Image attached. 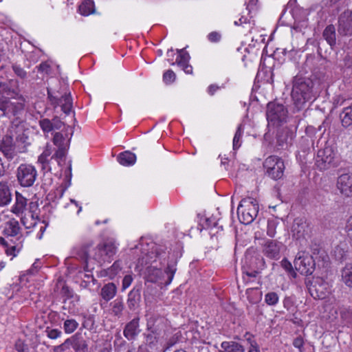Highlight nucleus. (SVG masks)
<instances>
[{
	"label": "nucleus",
	"instance_id": "1",
	"mask_svg": "<svg viewBox=\"0 0 352 352\" xmlns=\"http://www.w3.org/2000/svg\"><path fill=\"white\" fill-rule=\"evenodd\" d=\"M292 98L294 109L296 111L303 110L308 102L314 101L316 98V92L314 91V83L309 78L302 76H296L292 80Z\"/></svg>",
	"mask_w": 352,
	"mask_h": 352
},
{
	"label": "nucleus",
	"instance_id": "2",
	"mask_svg": "<svg viewBox=\"0 0 352 352\" xmlns=\"http://www.w3.org/2000/svg\"><path fill=\"white\" fill-rule=\"evenodd\" d=\"M329 263V258L326 252L315 247L312 249L311 254L302 252L296 258L294 266L296 270L305 276L311 275L315 270L327 267Z\"/></svg>",
	"mask_w": 352,
	"mask_h": 352
},
{
	"label": "nucleus",
	"instance_id": "3",
	"mask_svg": "<svg viewBox=\"0 0 352 352\" xmlns=\"http://www.w3.org/2000/svg\"><path fill=\"white\" fill-rule=\"evenodd\" d=\"M288 111L287 108L277 101L270 102L267 105L266 116L268 125L278 126L286 122Z\"/></svg>",
	"mask_w": 352,
	"mask_h": 352
},
{
	"label": "nucleus",
	"instance_id": "4",
	"mask_svg": "<svg viewBox=\"0 0 352 352\" xmlns=\"http://www.w3.org/2000/svg\"><path fill=\"white\" fill-rule=\"evenodd\" d=\"M258 212V204L252 197L243 199L237 208V214L241 215L242 222L244 224L252 223L257 217Z\"/></svg>",
	"mask_w": 352,
	"mask_h": 352
},
{
	"label": "nucleus",
	"instance_id": "5",
	"mask_svg": "<svg viewBox=\"0 0 352 352\" xmlns=\"http://www.w3.org/2000/svg\"><path fill=\"white\" fill-rule=\"evenodd\" d=\"M176 261L168 263L164 272L157 267L149 266L146 268V280L148 282L155 283L161 280L164 274L167 276V280L165 281V285H169L174 277L175 273L177 270Z\"/></svg>",
	"mask_w": 352,
	"mask_h": 352
},
{
	"label": "nucleus",
	"instance_id": "6",
	"mask_svg": "<svg viewBox=\"0 0 352 352\" xmlns=\"http://www.w3.org/2000/svg\"><path fill=\"white\" fill-rule=\"evenodd\" d=\"M305 284L309 294L316 300L325 299L331 293L329 283L320 277L307 279Z\"/></svg>",
	"mask_w": 352,
	"mask_h": 352
},
{
	"label": "nucleus",
	"instance_id": "7",
	"mask_svg": "<svg viewBox=\"0 0 352 352\" xmlns=\"http://www.w3.org/2000/svg\"><path fill=\"white\" fill-rule=\"evenodd\" d=\"M336 153L333 148L327 146L318 150L316 157V166L320 170H327L337 166Z\"/></svg>",
	"mask_w": 352,
	"mask_h": 352
},
{
	"label": "nucleus",
	"instance_id": "8",
	"mask_svg": "<svg viewBox=\"0 0 352 352\" xmlns=\"http://www.w3.org/2000/svg\"><path fill=\"white\" fill-rule=\"evenodd\" d=\"M267 175L274 180L279 179L283 176L285 168L283 160L277 156L268 157L263 163Z\"/></svg>",
	"mask_w": 352,
	"mask_h": 352
},
{
	"label": "nucleus",
	"instance_id": "9",
	"mask_svg": "<svg viewBox=\"0 0 352 352\" xmlns=\"http://www.w3.org/2000/svg\"><path fill=\"white\" fill-rule=\"evenodd\" d=\"M37 172L34 166L21 164L16 170V177L19 183L23 187L32 186L36 178Z\"/></svg>",
	"mask_w": 352,
	"mask_h": 352
},
{
	"label": "nucleus",
	"instance_id": "10",
	"mask_svg": "<svg viewBox=\"0 0 352 352\" xmlns=\"http://www.w3.org/2000/svg\"><path fill=\"white\" fill-rule=\"evenodd\" d=\"M338 23L339 35L344 36L352 35V10H346L341 13Z\"/></svg>",
	"mask_w": 352,
	"mask_h": 352
},
{
	"label": "nucleus",
	"instance_id": "11",
	"mask_svg": "<svg viewBox=\"0 0 352 352\" xmlns=\"http://www.w3.org/2000/svg\"><path fill=\"white\" fill-rule=\"evenodd\" d=\"M166 328V320L164 317L155 314L147 319L146 330L155 335L161 336Z\"/></svg>",
	"mask_w": 352,
	"mask_h": 352
},
{
	"label": "nucleus",
	"instance_id": "12",
	"mask_svg": "<svg viewBox=\"0 0 352 352\" xmlns=\"http://www.w3.org/2000/svg\"><path fill=\"white\" fill-rule=\"evenodd\" d=\"M0 151L8 161L16 157L15 144L12 135L7 134L3 137L0 142Z\"/></svg>",
	"mask_w": 352,
	"mask_h": 352
},
{
	"label": "nucleus",
	"instance_id": "13",
	"mask_svg": "<svg viewBox=\"0 0 352 352\" xmlns=\"http://www.w3.org/2000/svg\"><path fill=\"white\" fill-rule=\"evenodd\" d=\"M24 110V104L20 102H13L11 100L8 104V107L4 112L3 116L10 117L13 116L15 119L12 121V124L16 126L22 122L20 118V116L23 113Z\"/></svg>",
	"mask_w": 352,
	"mask_h": 352
},
{
	"label": "nucleus",
	"instance_id": "14",
	"mask_svg": "<svg viewBox=\"0 0 352 352\" xmlns=\"http://www.w3.org/2000/svg\"><path fill=\"white\" fill-rule=\"evenodd\" d=\"M98 255L103 262H110L116 253V247L112 241H105L97 245Z\"/></svg>",
	"mask_w": 352,
	"mask_h": 352
},
{
	"label": "nucleus",
	"instance_id": "15",
	"mask_svg": "<svg viewBox=\"0 0 352 352\" xmlns=\"http://www.w3.org/2000/svg\"><path fill=\"white\" fill-rule=\"evenodd\" d=\"M337 187L340 193L347 197H352V174H342L338 177Z\"/></svg>",
	"mask_w": 352,
	"mask_h": 352
},
{
	"label": "nucleus",
	"instance_id": "16",
	"mask_svg": "<svg viewBox=\"0 0 352 352\" xmlns=\"http://www.w3.org/2000/svg\"><path fill=\"white\" fill-rule=\"evenodd\" d=\"M294 133L287 128L278 130L276 133V146L278 149H285L292 145Z\"/></svg>",
	"mask_w": 352,
	"mask_h": 352
},
{
	"label": "nucleus",
	"instance_id": "17",
	"mask_svg": "<svg viewBox=\"0 0 352 352\" xmlns=\"http://www.w3.org/2000/svg\"><path fill=\"white\" fill-rule=\"evenodd\" d=\"M3 234L7 238L15 236L19 240L21 236L19 221L12 218L5 222L3 226Z\"/></svg>",
	"mask_w": 352,
	"mask_h": 352
},
{
	"label": "nucleus",
	"instance_id": "18",
	"mask_svg": "<svg viewBox=\"0 0 352 352\" xmlns=\"http://www.w3.org/2000/svg\"><path fill=\"white\" fill-rule=\"evenodd\" d=\"M140 333V318L135 317L127 322L124 328V336L128 340H134Z\"/></svg>",
	"mask_w": 352,
	"mask_h": 352
},
{
	"label": "nucleus",
	"instance_id": "19",
	"mask_svg": "<svg viewBox=\"0 0 352 352\" xmlns=\"http://www.w3.org/2000/svg\"><path fill=\"white\" fill-rule=\"evenodd\" d=\"M72 135L73 130L68 126L67 131L64 133L63 132H57L54 134L53 142L58 148L65 146L69 148L70 140Z\"/></svg>",
	"mask_w": 352,
	"mask_h": 352
},
{
	"label": "nucleus",
	"instance_id": "20",
	"mask_svg": "<svg viewBox=\"0 0 352 352\" xmlns=\"http://www.w3.org/2000/svg\"><path fill=\"white\" fill-rule=\"evenodd\" d=\"M141 285H135L129 293L127 298V306L131 311L135 310L140 305L141 301Z\"/></svg>",
	"mask_w": 352,
	"mask_h": 352
},
{
	"label": "nucleus",
	"instance_id": "21",
	"mask_svg": "<svg viewBox=\"0 0 352 352\" xmlns=\"http://www.w3.org/2000/svg\"><path fill=\"white\" fill-rule=\"evenodd\" d=\"M292 232L296 238L303 237L308 233V224L303 218H296L292 226Z\"/></svg>",
	"mask_w": 352,
	"mask_h": 352
},
{
	"label": "nucleus",
	"instance_id": "22",
	"mask_svg": "<svg viewBox=\"0 0 352 352\" xmlns=\"http://www.w3.org/2000/svg\"><path fill=\"white\" fill-rule=\"evenodd\" d=\"M177 52L178 56L176 59V63L182 68L185 73L191 74L192 73V67L188 64L190 60L189 54L184 49L177 50Z\"/></svg>",
	"mask_w": 352,
	"mask_h": 352
},
{
	"label": "nucleus",
	"instance_id": "23",
	"mask_svg": "<svg viewBox=\"0 0 352 352\" xmlns=\"http://www.w3.org/2000/svg\"><path fill=\"white\" fill-rule=\"evenodd\" d=\"M280 248V243H278L275 241L269 240L266 242L264 246V254L270 258L277 259L279 258Z\"/></svg>",
	"mask_w": 352,
	"mask_h": 352
},
{
	"label": "nucleus",
	"instance_id": "24",
	"mask_svg": "<svg viewBox=\"0 0 352 352\" xmlns=\"http://www.w3.org/2000/svg\"><path fill=\"white\" fill-rule=\"evenodd\" d=\"M264 265L265 261L263 258L251 256L245 257V265L243 268L261 271L264 268Z\"/></svg>",
	"mask_w": 352,
	"mask_h": 352
},
{
	"label": "nucleus",
	"instance_id": "25",
	"mask_svg": "<svg viewBox=\"0 0 352 352\" xmlns=\"http://www.w3.org/2000/svg\"><path fill=\"white\" fill-rule=\"evenodd\" d=\"M12 201V193L8 183L0 181V207L8 206Z\"/></svg>",
	"mask_w": 352,
	"mask_h": 352
},
{
	"label": "nucleus",
	"instance_id": "26",
	"mask_svg": "<svg viewBox=\"0 0 352 352\" xmlns=\"http://www.w3.org/2000/svg\"><path fill=\"white\" fill-rule=\"evenodd\" d=\"M322 38L326 41L331 50H334L336 46V32L333 25H328L322 32Z\"/></svg>",
	"mask_w": 352,
	"mask_h": 352
},
{
	"label": "nucleus",
	"instance_id": "27",
	"mask_svg": "<svg viewBox=\"0 0 352 352\" xmlns=\"http://www.w3.org/2000/svg\"><path fill=\"white\" fill-rule=\"evenodd\" d=\"M27 202L28 199L16 191L15 193V203L12 207L11 212L16 215L22 214L26 209Z\"/></svg>",
	"mask_w": 352,
	"mask_h": 352
},
{
	"label": "nucleus",
	"instance_id": "28",
	"mask_svg": "<svg viewBox=\"0 0 352 352\" xmlns=\"http://www.w3.org/2000/svg\"><path fill=\"white\" fill-rule=\"evenodd\" d=\"M117 293V287L113 283H108L101 288L100 296L106 302L113 299Z\"/></svg>",
	"mask_w": 352,
	"mask_h": 352
},
{
	"label": "nucleus",
	"instance_id": "29",
	"mask_svg": "<svg viewBox=\"0 0 352 352\" xmlns=\"http://www.w3.org/2000/svg\"><path fill=\"white\" fill-rule=\"evenodd\" d=\"M72 349L74 352H88L87 341L81 333H76L75 341Z\"/></svg>",
	"mask_w": 352,
	"mask_h": 352
},
{
	"label": "nucleus",
	"instance_id": "30",
	"mask_svg": "<svg viewBox=\"0 0 352 352\" xmlns=\"http://www.w3.org/2000/svg\"><path fill=\"white\" fill-rule=\"evenodd\" d=\"M117 160L123 166H131L135 164L136 156L134 153L127 151L120 153Z\"/></svg>",
	"mask_w": 352,
	"mask_h": 352
},
{
	"label": "nucleus",
	"instance_id": "31",
	"mask_svg": "<svg viewBox=\"0 0 352 352\" xmlns=\"http://www.w3.org/2000/svg\"><path fill=\"white\" fill-rule=\"evenodd\" d=\"M225 352H244L245 347L234 341H224L221 344Z\"/></svg>",
	"mask_w": 352,
	"mask_h": 352
},
{
	"label": "nucleus",
	"instance_id": "32",
	"mask_svg": "<svg viewBox=\"0 0 352 352\" xmlns=\"http://www.w3.org/2000/svg\"><path fill=\"white\" fill-rule=\"evenodd\" d=\"M342 125L348 127L352 124V105L344 107L340 114Z\"/></svg>",
	"mask_w": 352,
	"mask_h": 352
},
{
	"label": "nucleus",
	"instance_id": "33",
	"mask_svg": "<svg viewBox=\"0 0 352 352\" xmlns=\"http://www.w3.org/2000/svg\"><path fill=\"white\" fill-rule=\"evenodd\" d=\"M61 294L63 299V309H66V306L68 304L69 300L75 298L76 301L78 302L79 300V297L76 295H74V292L72 289H70L67 285H64L61 289Z\"/></svg>",
	"mask_w": 352,
	"mask_h": 352
},
{
	"label": "nucleus",
	"instance_id": "34",
	"mask_svg": "<svg viewBox=\"0 0 352 352\" xmlns=\"http://www.w3.org/2000/svg\"><path fill=\"white\" fill-rule=\"evenodd\" d=\"M63 328L65 333L71 334L74 333L79 326L78 322L74 318L63 319Z\"/></svg>",
	"mask_w": 352,
	"mask_h": 352
},
{
	"label": "nucleus",
	"instance_id": "35",
	"mask_svg": "<svg viewBox=\"0 0 352 352\" xmlns=\"http://www.w3.org/2000/svg\"><path fill=\"white\" fill-rule=\"evenodd\" d=\"M78 10L82 15L88 16L94 12V3L92 0H85L79 6Z\"/></svg>",
	"mask_w": 352,
	"mask_h": 352
},
{
	"label": "nucleus",
	"instance_id": "36",
	"mask_svg": "<svg viewBox=\"0 0 352 352\" xmlns=\"http://www.w3.org/2000/svg\"><path fill=\"white\" fill-rule=\"evenodd\" d=\"M342 281L349 287H352V266H346L341 271Z\"/></svg>",
	"mask_w": 352,
	"mask_h": 352
},
{
	"label": "nucleus",
	"instance_id": "37",
	"mask_svg": "<svg viewBox=\"0 0 352 352\" xmlns=\"http://www.w3.org/2000/svg\"><path fill=\"white\" fill-rule=\"evenodd\" d=\"M112 305V313L115 316L118 318L122 316L123 310L124 309V305L121 298H116Z\"/></svg>",
	"mask_w": 352,
	"mask_h": 352
},
{
	"label": "nucleus",
	"instance_id": "38",
	"mask_svg": "<svg viewBox=\"0 0 352 352\" xmlns=\"http://www.w3.org/2000/svg\"><path fill=\"white\" fill-rule=\"evenodd\" d=\"M340 314L346 325L352 327V309L346 307H342L340 309Z\"/></svg>",
	"mask_w": 352,
	"mask_h": 352
},
{
	"label": "nucleus",
	"instance_id": "39",
	"mask_svg": "<svg viewBox=\"0 0 352 352\" xmlns=\"http://www.w3.org/2000/svg\"><path fill=\"white\" fill-rule=\"evenodd\" d=\"M92 245V244H86L82 246L80 250L78 251V256L80 260H82L85 265L84 269L85 270H88V258H89V248Z\"/></svg>",
	"mask_w": 352,
	"mask_h": 352
},
{
	"label": "nucleus",
	"instance_id": "40",
	"mask_svg": "<svg viewBox=\"0 0 352 352\" xmlns=\"http://www.w3.org/2000/svg\"><path fill=\"white\" fill-rule=\"evenodd\" d=\"M145 338V343L150 348L155 347L158 343L160 336L153 334V333L148 331V333H144L143 334Z\"/></svg>",
	"mask_w": 352,
	"mask_h": 352
},
{
	"label": "nucleus",
	"instance_id": "41",
	"mask_svg": "<svg viewBox=\"0 0 352 352\" xmlns=\"http://www.w3.org/2000/svg\"><path fill=\"white\" fill-rule=\"evenodd\" d=\"M217 226L218 223L214 219L206 217L203 219L201 218L197 229L201 232L203 229H208L212 227H217Z\"/></svg>",
	"mask_w": 352,
	"mask_h": 352
},
{
	"label": "nucleus",
	"instance_id": "42",
	"mask_svg": "<svg viewBox=\"0 0 352 352\" xmlns=\"http://www.w3.org/2000/svg\"><path fill=\"white\" fill-rule=\"evenodd\" d=\"M279 296L275 292H270L265 294V302L267 305L274 306L278 302Z\"/></svg>",
	"mask_w": 352,
	"mask_h": 352
},
{
	"label": "nucleus",
	"instance_id": "43",
	"mask_svg": "<svg viewBox=\"0 0 352 352\" xmlns=\"http://www.w3.org/2000/svg\"><path fill=\"white\" fill-rule=\"evenodd\" d=\"M243 133V127L242 124H239L233 138V149L236 150L241 146L240 140Z\"/></svg>",
	"mask_w": 352,
	"mask_h": 352
},
{
	"label": "nucleus",
	"instance_id": "44",
	"mask_svg": "<svg viewBox=\"0 0 352 352\" xmlns=\"http://www.w3.org/2000/svg\"><path fill=\"white\" fill-rule=\"evenodd\" d=\"M122 267L119 261H115L113 264L107 270V275L113 278L121 270Z\"/></svg>",
	"mask_w": 352,
	"mask_h": 352
},
{
	"label": "nucleus",
	"instance_id": "45",
	"mask_svg": "<svg viewBox=\"0 0 352 352\" xmlns=\"http://www.w3.org/2000/svg\"><path fill=\"white\" fill-rule=\"evenodd\" d=\"M68 149L69 148L65 146L58 148L57 151L51 157L50 160L55 159L58 161V163L60 164V161L65 157Z\"/></svg>",
	"mask_w": 352,
	"mask_h": 352
},
{
	"label": "nucleus",
	"instance_id": "46",
	"mask_svg": "<svg viewBox=\"0 0 352 352\" xmlns=\"http://www.w3.org/2000/svg\"><path fill=\"white\" fill-rule=\"evenodd\" d=\"M281 266L292 278L296 277L297 274L295 270L293 269L292 263L287 258L283 259L281 261Z\"/></svg>",
	"mask_w": 352,
	"mask_h": 352
},
{
	"label": "nucleus",
	"instance_id": "47",
	"mask_svg": "<svg viewBox=\"0 0 352 352\" xmlns=\"http://www.w3.org/2000/svg\"><path fill=\"white\" fill-rule=\"evenodd\" d=\"M72 109V101L70 94L66 95V99L64 104H62L61 109L67 115H68Z\"/></svg>",
	"mask_w": 352,
	"mask_h": 352
},
{
	"label": "nucleus",
	"instance_id": "48",
	"mask_svg": "<svg viewBox=\"0 0 352 352\" xmlns=\"http://www.w3.org/2000/svg\"><path fill=\"white\" fill-rule=\"evenodd\" d=\"M38 122L43 132L48 133L52 131V122L50 120L44 118L39 120Z\"/></svg>",
	"mask_w": 352,
	"mask_h": 352
},
{
	"label": "nucleus",
	"instance_id": "49",
	"mask_svg": "<svg viewBox=\"0 0 352 352\" xmlns=\"http://www.w3.org/2000/svg\"><path fill=\"white\" fill-rule=\"evenodd\" d=\"M45 332L47 333V336L50 339H56L58 338H60L62 335V331L57 329H52L50 327H47L45 330Z\"/></svg>",
	"mask_w": 352,
	"mask_h": 352
},
{
	"label": "nucleus",
	"instance_id": "50",
	"mask_svg": "<svg viewBox=\"0 0 352 352\" xmlns=\"http://www.w3.org/2000/svg\"><path fill=\"white\" fill-rule=\"evenodd\" d=\"M276 223L274 220L267 221V234L270 237H274L276 234Z\"/></svg>",
	"mask_w": 352,
	"mask_h": 352
},
{
	"label": "nucleus",
	"instance_id": "51",
	"mask_svg": "<svg viewBox=\"0 0 352 352\" xmlns=\"http://www.w3.org/2000/svg\"><path fill=\"white\" fill-rule=\"evenodd\" d=\"M176 78L175 74L170 69L167 70L163 75V80L166 84L172 83Z\"/></svg>",
	"mask_w": 352,
	"mask_h": 352
},
{
	"label": "nucleus",
	"instance_id": "52",
	"mask_svg": "<svg viewBox=\"0 0 352 352\" xmlns=\"http://www.w3.org/2000/svg\"><path fill=\"white\" fill-rule=\"evenodd\" d=\"M12 69L14 74L19 78L24 79L27 77V72L19 65L16 64L12 65Z\"/></svg>",
	"mask_w": 352,
	"mask_h": 352
},
{
	"label": "nucleus",
	"instance_id": "53",
	"mask_svg": "<svg viewBox=\"0 0 352 352\" xmlns=\"http://www.w3.org/2000/svg\"><path fill=\"white\" fill-rule=\"evenodd\" d=\"M247 341L250 344L248 352H260L259 346L255 340L252 339V337H249L247 338Z\"/></svg>",
	"mask_w": 352,
	"mask_h": 352
},
{
	"label": "nucleus",
	"instance_id": "54",
	"mask_svg": "<svg viewBox=\"0 0 352 352\" xmlns=\"http://www.w3.org/2000/svg\"><path fill=\"white\" fill-rule=\"evenodd\" d=\"M21 248V245H19V244L10 246L9 245L7 248L6 252L8 255H12L13 256H16L19 252Z\"/></svg>",
	"mask_w": 352,
	"mask_h": 352
},
{
	"label": "nucleus",
	"instance_id": "55",
	"mask_svg": "<svg viewBox=\"0 0 352 352\" xmlns=\"http://www.w3.org/2000/svg\"><path fill=\"white\" fill-rule=\"evenodd\" d=\"M15 349L18 352H29L28 346L21 340H18L16 342Z\"/></svg>",
	"mask_w": 352,
	"mask_h": 352
},
{
	"label": "nucleus",
	"instance_id": "56",
	"mask_svg": "<svg viewBox=\"0 0 352 352\" xmlns=\"http://www.w3.org/2000/svg\"><path fill=\"white\" fill-rule=\"evenodd\" d=\"M10 100V99L9 98H7L0 94V111L3 112V115L6 110V107H8V104Z\"/></svg>",
	"mask_w": 352,
	"mask_h": 352
},
{
	"label": "nucleus",
	"instance_id": "57",
	"mask_svg": "<svg viewBox=\"0 0 352 352\" xmlns=\"http://www.w3.org/2000/svg\"><path fill=\"white\" fill-rule=\"evenodd\" d=\"M133 282V277L131 275H126L122 279V290L124 291L127 289Z\"/></svg>",
	"mask_w": 352,
	"mask_h": 352
},
{
	"label": "nucleus",
	"instance_id": "58",
	"mask_svg": "<svg viewBox=\"0 0 352 352\" xmlns=\"http://www.w3.org/2000/svg\"><path fill=\"white\" fill-rule=\"evenodd\" d=\"M221 35L217 32H212L208 35V38L210 42L217 43L221 40Z\"/></svg>",
	"mask_w": 352,
	"mask_h": 352
},
{
	"label": "nucleus",
	"instance_id": "59",
	"mask_svg": "<svg viewBox=\"0 0 352 352\" xmlns=\"http://www.w3.org/2000/svg\"><path fill=\"white\" fill-rule=\"evenodd\" d=\"M261 271L252 270L243 268V274H245L248 278H256Z\"/></svg>",
	"mask_w": 352,
	"mask_h": 352
},
{
	"label": "nucleus",
	"instance_id": "60",
	"mask_svg": "<svg viewBox=\"0 0 352 352\" xmlns=\"http://www.w3.org/2000/svg\"><path fill=\"white\" fill-rule=\"evenodd\" d=\"M28 136L23 132L18 134L16 138V142L23 144L24 145L29 144V143L28 142Z\"/></svg>",
	"mask_w": 352,
	"mask_h": 352
},
{
	"label": "nucleus",
	"instance_id": "61",
	"mask_svg": "<svg viewBox=\"0 0 352 352\" xmlns=\"http://www.w3.org/2000/svg\"><path fill=\"white\" fill-rule=\"evenodd\" d=\"M293 345L294 347L300 349L304 345V340L301 336L296 337L293 341Z\"/></svg>",
	"mask_w": 352,
	"mask_h": 352
},
{
	"label": "nucleus",
	"instance_id": "62",
	"mask_svg": "<svg viewBox=\"0 0 352 352\" xmlns=\"http://www.w3.org/2000/svg\"><path fill=\"white\" fill-rule=\"evenodd\" d=\"M38 71L41 72L49 73L50 66L47 62H42L38 67Z\"/></svg>",
	"mask_w": 352,
	"mask_h": 352
},
{
	"label": "nucleus",
	"instance_id": "63",
	"mask_svg": "<svg viewBox=\"0 0 352 352\" xmlns=\"http://www.w3.org/2000/svg\"><path fill=\"white\" fill-rule=\"evenodd\" d=\"M52 130L59 129L63 125V122H61L58 118H54L52 120Z\"/></svg>",
	"mask_w": 352,
	"mask_h": 352
},
{
	"label": "nucleus",
	"instance_id": "64",
	"mask_svg": "<svg viewBox=\"0 0 352 352\" xmlns=\"http://www.w3.org/2000/svg\"><path fill=\"white\" fill-rule=\"evenodd\" d=\"M346 228L347 235L352 241V217L349 219Z\"/></svg>",
	"mask_w": 352,
	"mask_h": 352
}]
</instances>
